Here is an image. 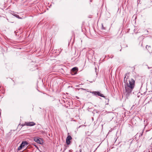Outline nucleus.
Segmentation results:
<instances>
[{"label":"nucleus","mask_w":152,"mask_h":152,"mask_svg":"<svg viewBox=\"0 0 152 152\" xmlns=\"http://www.w3.org/2000/svg\"><path fill=\"white\" fill-rule=\"evenodd\" d=\"M23 147H21V145H20V146L18 148V150H20V149Z\"/></svg>","instance_id":"9d476101"},{"label":"nucleus","mask_w":152,"mask_h":152,"mask_svg":"<svg viewBox=\"0 0 152 152\" xmlns=\"http://www.w3.org/2000/svg\"><path fill=\"white\" fill-rule=\"evenodd\" d=\"M126 78V76L124 77V83H125L124 88L125 90L124 94L125 95L126 98L128 99L134 87L135 81L132 78L129 80L128 81L127 78L125 79Z\"/></svg>","instance_id":"f257e3e1"},{"label":"nucleus","mask_w":152,"mask_h":152,"mask_svg":"<svg viewBox=\"0 0 152 152\" xmlns=\"http://www.w3.org/2000/svg\"><path fill=\"white\" fill-rule=\"evenodd\" d=\"M146 48L148 50L149 52H150V51L152 50H151V48L150 46L147 45L146 46Z\"/></svg>","instance_id":"6e6552de"},{"label":"nucleus","mask_w":152,"mask_h":152,"mask_svg":"<svg viewBox=\"0 0 152 152\" xmlns=\"http://www.w3.org/2000/svg\"><path fill=\"white\" fill-rule=\"evenodd\" d=\"M35 123L33 122H25L23 126H32L35 125Z\"/></svg>","instance_id":"20e7f679"},{"label":"nucleus","mask_w":152,"mask_h":152,"mask_svg":"<svg viewBox=\"0 0 152 152\" xmlns=\"http://www.w3.org/2000/svg\"><path fill=\"white\" fill-rule=\"evenodd\" d=\"M15 16L16 17H19V15H15Z\"/></svg>","instance_id":"9b49d317"},{"label":"nucleus","mask_w":152,"mask_h":152,"mask_svg":"<svg viewBox=\"0 0 152 152\" xmlns=\"http://www.w3.org/2000/svg\"><path fill=\"white\" fill-rule=\"evenodd\" d=\"M92 93L96 96H99L102 97H104V96L103 94H101L99 91H93L92 92Z\"/></svg>","instance_id":"7ed1b4c3"},{"label":"nucleus","mask_w":152,"mask_h":152,"mask_svg":"<svg viewBox=\"0 0 152 152\" xmlns=\"http://www.w3.org/2000/svg\"><path fill=\"white\" fill-rule=\"evenodd\" d=\"M34 140L35 142L40 144H42L43 142V140L41 139L38 137H34Z\"/></svg>","instance_id":"f03ea898"},{"label":"nucleus","mask_w":152,"mask_h":152,"mask_svg":"<svg viewBox=\"0 0 152 152\" xmlns=\"http://www.w3.org/2000/svg\"><path fill=\"white\" fill-rule=\"evenodd\" d=\"M28 144V143L26 141H23L21 144V146L24 147L25 145H27Z\"/></svg>","instance_id":"0eeeda50"},{"label":"nucleus","mask_w":152,"mask_h":152,"mask_svg":"<svg viewBox=\"0 0 152 152\" xmlns=\"http://www.w3.org/2000/svg\"><path fill=\"white\" fill-rule=\"evenodd\" d=\"M82 151V150L81 149H80L79 150V152H81Z\"/></svg>","instance_id":"f8f14e48"},{"label":"nucleus","mask_w":152,"mask_h":152,"mask_svg":"<svg viewBox=\"0 0 152 152\" xmlns=\"http://www.w3.org/2000/svg\"><path fill=\"white\" fill-rule=\"evenodd\" d=\"M77 71V67H75L72 68L71 71L72 75H74L76 74Z\"/></svg>","instance_id":"423d86ee"},{"label":"nucleus","mask_w":152,"mask_h":152,"mask_svg":"<svg viewBox=\"0 0 152 152\" xmlns=\"http://www.w3.org/2000/svg\"><path fill=\"white\" fill-rule=\"evenodd\" d=\"M72 137L70 135H68L66 137V142L67 145H69L71 143L70 140H71Z\"/></svg>","instance_id":"39448f33"},{"label":"nucleus","mask_w":152,"mask_h":152,"mask_svg":"<svg viewBox=\"0 0 152 152\" xmlns=\"http://www.w3.org/2000/svg\"><path fill=\"white\" fill-rule=\"evenodd\" d=\"M102 29L103 30H105L106 29V28L104 26L103 24H102Z\"/></svg>","instance_id":"1a4fd4ad"}]
</instances>
